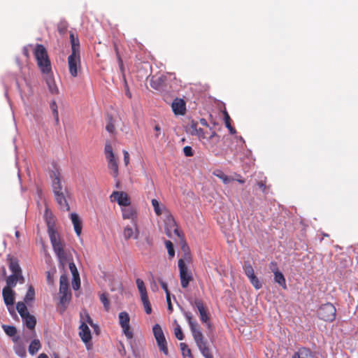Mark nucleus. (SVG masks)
<instances>
[{"label": "nucleus", "mask_w": 358, "mask_h": 358, "mask_svg": "<svg viewBox=\"0 0 358 358\" xmlns=\"http://www.w3.org/2000/svg\"><path fill=\"white\" fill-rule=\"evenodd\" d=\"M178 268L180 272V284L182 288H187L191 281L193 280V275L185 264L184 259L178 260Z\"/></svg>", "instance_id": "1a4fd4ad"}, {"label": "nucleus", "mask_w": 358, "mask_h": 358, "mask_svg": "<svg viewBox=\"0 0 358 358\" xmlns=\"http://www.w3.org/2000/svg\"><path fill=\"white\" fill-rule=\"evenodd\" d=\"M236 180L241 184H243L245 182V180L241 176H239V178L236 179Z\"/></svg>", "instance_id": "338daca9"}, {"label": "nucleus", "mask_w": 358, "mask_h": 358, "mask_svg": "<svg viewBox=\"0 0 358 358\" xmlns=\"http://www.w3.org/2000/svg\"><path fill=\"white\" fill-rule=\"evenodd\" d=\"M136 282L138 289L141 294V298L147 296L148 294H147V290H146V287L145 286L144 282L141 279L138 278V279H136Z\"/></svg>", "instance_id": "473e14b6"}, {"label": "nucleus", "mask_w": 358, "mask_h": 358, "mask_svg": "<svg viewBox=\"0 0 358 358\" xmlns=\"http://www.w3.org/2000/svg\"><path fill=\"white\" fill-rule=\"evenodd\" d=\"M68 67L71 76L77 77L81 69L80 55H70L68 57Z\"/></svg>", "instance_id": "9b49d317"}, {"label": "nucleus", "mask_w": 358, "mask_h": 358, "mask_svg": "<svg viewBox=\"0 0 358 358\" xmlns=\"http://www.w3.org/2000/svg\"><path fill=\"white\" fill-rule=\"evenodd\" d=\"M50 178L52 180V188L55 198L60 210L63 211H69L70 210V207L66 201V196L62 192L59 172L58 171H52L50 173Z\"/></svg>", "instance_id": "7ed1b4c3"}, {"label": "nucleus", "mask_w": 358, "mask_h": 358, "mask_svg": "<svg viewBox=\"0 0 358 358\" xmlns=\"http://www.w3.org/2000/svg\"><path fill=\"white\" fill-rule=\"evenodd\" d=\"M183 152L186 157H192L194 155L192 148L188 145L183 148Z\"/></svg>", "instance_id": "8fccbe9b"}, {"label": "nucleus", "mask_w": 358, "mask_h": 358, "mask_svg": "<svg viewBox=\"0 0 358 358\" xmlns=\"http://www.w3.org/2000/svg\"><path fill=\"white\" fill-rule=\"evenodd\" d=\"M104 151L106 159L115 157L114 153L113 152V148L110 144H106Z\"/></svg>", "instance_id": "79ce46f5"}, {"label": "nucleus", "mask_w": 358, "mask_h": 358, "mask_svg": "<svg viewBox=\"0 0 358 358\" xmlns=\"http://www.w3.org/2000/svg\"><path fill=\"white\" fill-rule=\"evenodd\" d=\"M46 83L48 86L49 91L50 93L53 94H57L59 93L58 87H57V85L55 83V81L52 77V72L49 74H46Z\"/></svg>", "instance_id": "393cba45"}, {"label": "nucleus", "mask_w": 358, "mask_h": 358, "mask_svg": "<svg viewBox=\"0 0 358 358\" xmlns=\"http://www.w3.org/2000/svg\"><path fill=\"white\" fill-rule=\"evenodd\" d=\"M16 309L22 317H24L25 315L29 313L25 302H18L16 305Z\"/></svg>", "instance_id": "72a5a7b5"}, {"label": "nucleus", "mask_w": 358, "mask_h": 358, "mask_svg": "<svg viewBox=\"0 0 358 358\" xmlns=\"http://www.w3.org/2000/svg\"><path fill=\"white\" fill-rule=\"evenodd\" d=\"M274 274V281L278 283L282 289H287L286 280L281 271L276 272Z\"/></svg>", "instance_id": "c85d7f7f"}, {"label": "nucleus", "mask_w": 358, "mask_h": 358, "mask_svg": "<svg viewBox=\"0 0 358 358\" xmlns=\"http://www.w3.org/2000/svg\"><path fill=\"white\" fill-rule=\"evenodd\" d=\"M80 287V285H78V280L77 279L76 281H75L73 280V288L74 289H78V288Z\"/></svg>", "instance_id": "e2e57ef3"}, {"label": "nucleus", "mask_w": 358, "mask_h": 358, "mask_svg": "<svg viewBox=\"0 0 358 358\" xmlns=\"http://www.w3.org/2000/svg\"><path fill=\"white\" fill-rule=\"evenodd\" d=\"M37 358H48V355L44 354V353H41L38 355V357Z\"/></svg>", "instance_id": "774afa93"}, {"label": "nucleus", "mask_w": 358, "mask_h": 358, "mask_svg": "<svg viewBox=\"0 0 358 358\" xmlns=\"http://www.w3.org/2000/svg\"><path fill=\"white\" fill-rule=\"evenodd\" d=\"M292 358H316L315 354L308 348H300L294 354Z\"/></svg>", "instance_id": "412c9836"}, {"label": "nucleus", "mask_w": 358, "mask_h": 358, "mask_svg": "<svg viewBox=\"0 0 358 358\" xmlns=\"http://www.w3.org/2000/svg\"><path fill=\"white\" fill-rule=\"evenodd\" d=\"M59 303L65 307L71 299L69 280L66 275H62L59 278Z\"/></svg>", "instance_id": "39448f33"}, {"label": "nucleus", "mask_w": 358, "mask_h": 358, "mask_svg": "<svg viewBox=\"0 0 358 358\" xmlns=\"http://www.w3.org/2000/svg\"><path fill=\"white\" fill-rule=\"evenodd\" d=\"M2 327L5 333L9 336H14L17 334V329L13 326L3 324Z\"/></svg>", "instance_id": "58836bf2"}, {"label": "nucleus", "mask_w": 358, "mask_h": 358, "mask_svg": "<svg viewBox=\"0 0 358 358\" xmlns=\"http://www.w3.org/2000/svg\"><path fill=\"white\" fill-rule=\"evenodd\" d=\"M50 109L52 112V114L55 117V121L57 123L59 122V114L57 110V105L55 101H52L50 103Z\"/></svg>", "instance_id": "c03bdc74"}, {"label": "nucleus", "mask_w": 358, "mask_h": 358, "mask_svg": "<svg viewBox=\"0 0 358 358\" xmlns=\"http://www.w3.org/2000/svg\"><path fill=\"white\" fill-rule=\"evenodd\" d=\"M26 327L33 330L35 328L36 324V320L34 315H30L29 313L24 316V317H22Z\"/></svg>", "instance_id": "cd10ccee"}, {"label": "nucleus", "mask_w": 358, "mask_h": 358, "mask_svg": "<svg viewBox=\"0 0 358 358\" xmlns=\"http://www.w3.org/2000/svg\"><path fill=\"white\" fill-rule=\"evenodd\" d=\"M243 271L248 278L255 275L253 267L249 262H244Z\"/></svg>", "instance_id": "c9c22d12"}, {"label": "nucleus", "mask_w": 358, "mask_h": 358, "mask_svg": "<svg viewBox=\"0 0 358 358\" xmlns=\"http://www.w3.org/2000/svg\"><path fill=\"white\" fill-rule=\"evenodd\" d=\"M159 283H160V285L162 287V288L164 290V292H166V296L168 294H170L169 291V289H168V285L166 284V282L162 281V280H160L159 281Z\"/></svg>", "instance_id": "4d7b16f0"}, {"label": "nucleus", "mask_w": 358, "mask_h": 358, "mask_svg": "<svg viewBox=\"0 0 358 358\" xmlns=\"http://www.w3.org/2000/svg\"><path fill=\"white\" fill-rule=\"evenodd\" d=\"M194 306L196 307L199 311V317L201 322L206 324L210 332H212L213 330V327L210 321L209 314L206 307L204 306L203 302L201 299H195L194 301Z\"/></svg>", "instance_id": "0eeeda50"}, {"label": "nucleus", "mask_w": 358, "mask_h": 358, "mask_svg": "<svg viewBox=\"0 0 358 358\" xmlns=\"http://www.w3.org/2000/svg\"><path fill=\"white\" fill-rule=\"evenodd\" d=\"M269 268L273 273L280 271L278 268V264L275 262H271L269 264Z\"/></svg>", "instance_id": "3c124183"}, {"label": "nucleus", "mask_w": 358, "mask_h": 358, "mask_svg": "<svg viewBox=\"0 0 358 358\" xmlns=\"http://www.w3.org/2000/svg\"><path fill=\"white\" fill-rule=\"evenodd\" d=\"M101 302L103 303L104 309L106 311H108L110 309V301L108 297V294L106 293H103L99 296Z\"/></svg>", "instance_id": "4c0bfd02"}, {"label": "nucleus", "mask_w": 358, "mask_h": 358, "mask_svg": "<svg viewBox=\"0 0 358 358\" xmlns=\"http://www.w3.org/2000/svg\"><path fill=\"white\" fill-rule=\"evenodd\" d=\"M123 155H124V162L125 165L127 166L129 162V152L126 150H123Z\"/></svg>", "instance_id": "bf43d9fd"}, {"label": "nucleus", "mask_w": 358, "mask_h": 358, "mask_svg": "<svg viewBox=\"0 0 358 358\" xmlns=\"http://www.w3.org/2000/svg\"><path fill=\"white\" fill-rule=\"evenodd\" d=\"M1 277L3 278H6L8 277L6 270L4 266H2V268H1Z\"/></svg>", "instance_id": "680f3d73"}, {"label": "nucleus", "mask_w": 358, "mask_h": 358, "mask_svg": "<svg viewBox=\"0 0 358 358\" xmlns=\"http://www.w3.org/2000/svg\"><path fill=\"white\" fill-rule=\"evenodd\" d=\"M257 185L261 189L263 193L266 194L268 192L269 187L266 186V178L258 181Z\"/></svg>", "instance_id": "a18cd8bd"}, {"label": "nucleus", "mask_w": 358, "mask_h": 358, "mask_svg": "<svg viewBox=\"0 0 358 358\" xmlns=\"http://www.w3.org/2000/svg\"><path fill=\"white\" fill-rule=\"evenodd\" d=\"M41 343L39 340L34 339L31 341L29 346V352L31 355H35L41 348Z\"/></svg>", "instance_id": "7c9ffc66"}, {"label": "nucleus", "mask_w": 358, "mask_h": 358, "mask_svg": "<svg viewBox=\"0 0 358 358\" xmlns=\"http://www.w3.org/2000/svg\"><path fill=\"white\" fill-rule=\"evenodd\" d=\"M71 220L73 224L75 232L78 236H80L82 231V222L78 215L75 213H71Z\"/></svg>", "instance_id": "4be33fe9"}, {"label": "nucleus", "mask_w": 358, "mask_h": 358, "mask_svg": "<svg viewBox=\"0 0 358 358\" xmlns=\"http://www.w3.org/2000/svg\"><path fill=\"white\" fill-rule=\"evenodd\" d=\"M126 208L122 209V217L123 219H130L132 222H136V212L131 208L125 206Z\"/></svg>", "instance_id": "b1692460"}, {"label": "nucleus", "mask_w": 358, "mask_h": 358, "mask_svg": "<svg viewBox=\"0 0 358 358\" xmlns=\"http://www.w3.org/2000/svg\"><path fill=\"white\" fill-rule=\"evenodd\" d=\"M70 41L71 46V55H80V41L78 37L75 36L72 31H70Z\"/></svg>", "instance_id": "aec40b11"}, {"label": "nucleus", "mask_w": 358, "mask_h": 358, "mask_svg": "<svg viewBox=\"0 0 358 358\" xmlns=\"http://www.w3.org/2000/svg\"><path fill=\"white\" fill-rule=\"evenodd\" d=\"M16 354L20 356V357H24L26 356V351L24 348L22 347H17L15 349Z\"/></svg>", "instance_id": "603ef678"}, {"label": "nucleus", "mask_w": 358, "mask_h": 358, "mask_svg": "<svg viewBox=\"0 0 358 358\" xmlns=\"http://www.w3.org/2000/svg\"><path fill=\"white\" fill-rule=\"evenodd\" d=\"M7 259L8 262V268L12 272V274L22 275L17 259L8 255Z\"/></svg>", "instance_id": "6ab92c4d"}, {"label": "nucleus", "mask_w": 358, "mask_h": 358, "mask_svg": "<svg viewBox=\"0 0 358 358\" xmlns=\"http://www.w3.org/2000/svg\"><path fill=\"white\" fill-rule=\"evenodd\" d=\"M152 205L153 206L155 213L157 215L159 216L162 214V211H166L167 215H168V221L170 223V225L176 226V222L173 220V217L169 214V212L166 210V207L164 205H160L159 202L155 199H153L151 201Z\"/></svg>", "instance_id": "2eb2a0df"}, {"label": "nucleus", "mask_w": 358, "mask_h": 358, "mask_svg": "<svg viewBox=\"0 0 358 358\" xmlns=\"http://www.w3.org/2000/svg\"><path fill=\"white\" fill-rule=\"evenodd\" d=\"M2 296L5 304L7 306L8 310L12 313L14 312L13 304L15 301V292L10 287H3L2 290Z\"/></svg>", "instance_id": "ddd939ff"}, {"label": "nucleus", "mask_w": 358, "mask_h": 358, "mask_svg": "<svg viewBox=\"0 0 358 358\" xmlns=\"http://www.w3.org/2000/svg\"><path fill=\"white\" fill-rule=\"evenodd\" d=\"M123 236L126 240L131 238L137 239L139 236V230L138 229L136 222H132V226L127 225L124 228Z\"/></svg>", "instance_id": "dca6fc26"}, {"label": "nucleus", "mask_w": 358, "mask_h": 358, "mask_svg": "<svg viewBox=\"0 0 358 358\" xmlns=\"http://www.w3.org/2000/svg\"><path fill=\"white\" fill-rule=\"evenodd\" d=\"M115 50L116 52V55H117V60L119 62V64H120V67L121 69H123V62H122V59L119 54V52H118V49H117V45H115Z\"/></svg>", "instance_id": "5fc2aeb1"}, {"label": "nucleus", "mask_w": 358, "mask_h": 358, "mask_svg": "<svg viewBox=\"0 0 358 358\" xmlns=\"http://www.w3.org/2000/svg\"><path fill=\"white\" fill-rule=\"evenodd\" d=\"M171 109L175 115H184L186 113V102L183 99L175 98L172 101Z\"/></svg>", "instance_id": "4468645a"}, {"label": "nucleus", "mask_w": 358, "mask_h": 358, "mask_svg": "<svg viewBox=\"0 0 358 358\" xmlns=\"http://www.w3.org/2000/svg\"><path fill=\"white\" fill-rule=\"evenodd\" d=\"M108 167L111 171L110 174L113 176V178H116L118 176L119 171H118V164L115 157L108 159Z\"/></svg>", "instance_id": "bb28decb"}, {"label": "nucleus", "mask_w": 358, "mask_h": 358, "mask_svg": "<svg viewBox=\"0 0 358 358\" xmlns=\"http://www.w3.org/2000/svg\"><path fill=\"white\" fill-rule=\"evenodd\" d=\"M79 336L82 341L85 344L86 348L90 350L92 344L91 343L92 334L88 325L84 321H81L79 327Z\"/></svg>", "instance_id": "f8f14e48"}, {"label": "nucleus", "mask_w": 358, "mask_h": 358, "mask_svg": "<svg viewBox=\"0 0 358 358\" xmlns=\"http://www.w3.org/2000/svg\"><path fill=\"white\" fill-rule=\"evenodd\" d=\"M106 130L110 132L113 133L115 130V126L112 122H108L106 127Z\"/></svg>", "instance_id": "13d9d810"}, {"label": "nucleus", "mask_w": 358, "mask_h": 358, "mask_svg": "<svg viewBox=\"0 0 358 358\" xmlns=\"http://www.w3.org/2000/svg\"><path fill=\"white\" fill-rule=\"evenodd\" d=\"M189 131L192 135L197 136L199 138H205V134L201 128L198 127V123L192 121L190 124Z\"/></svg>", "instance_id": "a878e982"}, {"label": "nucleus", "mask_w": 358, "mask_h": 358, "mask_svg": "<svg viewBox=\"0 0 358 358\" xmlns=\"http://www.w3.org/2000/svg\"><path fill=\"white\" fill-rule=\"evenodd\" d=\"M248 279L256 289H259L262 287V283L255 275L249 277Z\"/></svg>", "instance_id": "e433bc0d"}, {"label": "nucleus", "mask_w": 358, "mask_h": 358, "mask_svg": "<svg viewBox=\"0 0 358 358\" xmlns=\"http://www.w3.org/2000/svg\"><path fill=\"white\" fill-rule=\"evenodd\" d=\"M152 331L159 350L165 355H168L169 350L167 343L161 326L159 324H155L152 328Z\"/></svg>", "instance_id": "6e6552de"}, {"label": "nucleus", "mask_w": 358, "mask_h": 358, "mask_svg": "<svg viewBox=\"0 0 358 358\" xmlns=\"http://www.w3.org/2000/svg\"><path fill=\"white\" fill-rule=\"evenodd\" d=\"M226 127L229 129L230 134H234L236 132V129L231 125H229Z\"/></svg>", "instance_id": "0e129e2a"}, {"label": "nucleus", "mask_w": 358, "mask_h": 358, "mask_svg": "<svg viewBox=\"0 0 358 358\" xmlns=\"http://www.w3.org/2000/svg\"><path fill=\"white\" fill-rule=\"evenodd\" d=\"M48 232L54 252H55L61 266L64 268L69 261L72 260L71 255L64 250V244L54 229L53 224L47 219Z\"/></svg>", "instance_id": "f257e3e1"}, {"label": "nucleus", "mask_w": 358, "mask_h": 358, "mask_svg": "<svg viewBox=\"0 0 358 358\" xmlns=\"http://www.w3.org/2000/svg\"><path fill=\"white\" fill-rule=\"evenodd\" d=\"M130 317L127 312H121L119 314V323L122 329L123 334L127 339H131L134 336V333L129 325Z\"/></svg>", "instance_id": "9d476101"}, {"label": "nucleus", "mask_w": 358, "mask_h": 358, "mask_svg": "<svg viewBox=\"0 0 358 358\" xmlns=\"http://www.w3.org/2000/svg\"><path fill=\"white\" fill-rule=\"evenodd\" d=\"M213 175L221 179L224 184H228L230 182L234 181L235 180L234 178L227 176L220 170L215 171L213 172Z\"/></svg>", "instance_id": "c756f323"}, {"label": "nucleus", "mask_w": 358, "mask_h": 358, "mask_svg": "<svg viewBox=\"0 0 358 358\" xmlns=\"http://www.w3.org/2000/svg\"><path fill=\"white\" fill-rule=\"evenodd\" d=\"M166 80L165 77L164 76H153L150 80V86L157 90H160L162 89L164 83Z\"/></svg>", "instance_id": "5701e85b"}, {"label": "nucleus", "mask_w": 358, "mask_h": 358, "mask_svg": "<svg viewBox=\"0 0 358 358\" xmlns=\"http://www.w3.org/2000/svg\"><path fill=\"white\" fill-rule=\"evenodd\" d=\"M317 315L320 319L331 322L336 318V309L332 303H326L319 308Z\"/></svg>", "instance_id": "423d86ee"}, {"label": "nucleus", "mask_w": 358, "mask_h": 358, "mask_svg": "<svg viewBox=\"0 0 358 358\" xmlns=\"http://www.w3.org/2000/svg\"><path fill=\"white\" fill-rule=\"evenodd\" d=\"M81 317H82L81 321L85 322V323L87 324H89L92 327H97V325L94 324L93 323L92 318L90 317V315L87 313H86V312L85 313V317H83V316H81Z\"/></svg>", "instance_id": "de8ad7c7"}, {"label": "nucleus", "mask_w": 358, "mask_h": 358, "mask_svg": "<svg viewBox=\"0 0 358 358\" xmlns=\"http://www.w3.org/2000/svg\"><path fill=\"white\" fill-rule=\"evenodd\" d=\"M223 114H224V120L226 127L231 125V123H230L231 118H230L229 113L227 112V110H224Z\"/></svg>", "instance_id": "864d4df0"}, {"label": "nucleus", "mask_w": 358, "mask_h": 358, "mask_svg": "<svg viewBox=\"0 0 358 358\" xmlns=\"http://www.w3.org/2000/svg\"><path fill=\"white\" fill-rule=\"evenodd\" d=\"M141 301L144 306L145 311L147 314H150L152 313V308L150 303L148 299V296L141 297Z\"/></svg>", "instance_id": "ea45409f"}, {"label": "nucleus", "mask_w": 358, "mask_h": 358, "mask_svg": "<svg viewBox=\"0 0 358 358\" xmlns=\"http://www.w3.org/2000/svg\"><path fill=\"white\" fill-rule=\"evenodd\" d=\"M6 286L5 287H10V289H13L17 285V282L22 284L24 282V278L22 275L17 274H11L8 276L6 279Z\"/></svg>", "instance_id": "a211bd4d"}, {"label": "nucleus", "mask_w": 358, "mask_h": 358, "mask_svg": "<svg viewBox=\"0 0 358 358\" xmlns=\"http://www.w3.org/2000/svg\"><path fill=\"white\" fill-rule=\"evenodd\" d=\"M165 245L170 258H173L175 255V250L172 242L171 241H166Z\"/></svg>", "instance_id": "37998d69"}, {"label": "nucleus", "mask_w": 358, "mask_h": 358, "mask_svg": "<svg viewBox=\"0 0 358 358\" xmlns=\"http://www.w3.org/2000/svg\"><path fill=\"white\" fill-rule=\"evenodd\" d=\"M200 123L203 125V126H206V127H208V124L207 122V121L204 119V118H201L200 120Z\"/></svg>", "instance_id": "69168bd1"}, {"label": "nucleus", "mask_w": 358, "mask_h": 358, "mask_svg": "<svg viewBox=\"0 0 358 358\" xmlns=\"http://www.w3.org/2000/svg\"><path fill=\"white\" fill-rule=\"evenodd\" d=\"M185 317L189 325L194 340L201 355L205 358H213V355L208 345L207 341H204L203 333L201 332L197 322L193 320L192 313L189 312H186L185 313Z\"/></svg>", "instance_id": "f03ea898"}, {"label": "nucleus", "mask_w": 358, "mask_h": 358, "mask_svg": "<svg viewBox=\"0 0 358 358\" xmlns=\"http://www.w3.org/2000/svg\"><path fill=\"white\" fill-rule=\"evenodd\" d=\"M34 55L41 72L44 74L51 73V63L47 50L42 44H36L34 49Z\"/></svg>", "instance_id": "20e7f679"}, {"label": "nucleus", "mask_w": 358, "mask_h": 358, "mask_svg": "<svg viewBox=\"0 0 358 358\" xmlns=\"http://www.w3.org/2000/svg\"><path fill=\"white\" fill-rule=\"evenodd\" d=\"M35 297V291L34 287L30 285L28 288V290L26 293V295L24 296V302L28 303L29 301H31L34 299Z\"/></svg>", "instance_id": "f704fd0d"}, {"label": "nucleus", "mask_w": 358, "mask_h": 358, "mask_svg": "<svg viewBox=\"0 0 358 358\" xmlns=\"http://www.w3.org/2000/svg\"><path fill=\"white\" fill-rule=\"evenodd\" d=\"M110 198H113L114 201H116L120 206H129L130 205L129 197L124 192H113Z\"/></svg>", "instance_id": "f3484780"}, {"label": "nucleus", "mask_w": 358, "mask_h": 358, "mask_svg": "<svg viewBox=\"0 0 358 358\" xmlns=\"http://www.w3.org/2000/svg\"><path fill=\"white\" fill-rule=\"evenodd\" d=\"M166 298L168 309H169V311L172 312L173 311V306H172V303H171V294H168L166 296Z\"/></svg>", "instance_id": "6e6d98bb"}, {"label": "nucleus", "mask_w": 358, "mask_h": 358, "mask_svg": "<svg viewBox=\"0 0 358 358\" xmlns=\"http://www.w3.org/2000/svg\"><path fill=\"white\" fill-rule=\"evenodd\" d=\"M174 334L178 340H180V341L183 340L184 335L182 331L181 327L178 324H176V327L174 329Z\"/></svg>", "instance_id": "49530a36"}, {"label": "nucleus", "mask_w": 358, "mask_h": 358, "mask_svg": "<svg viewBox=\"0 0 358 358\" xmlns=\"http://www.w3.org/2000/svg\"><path fill=\"white\" fill-rule=\"evenodd\" d=\"M180 348L182 351V354L183 356H187L188 357H192V352L191 350L188 348L187 345L185 343H180Z\"/></svg>", "instance_id": "a19ab883"}, {"label": "nucleus", "mask_w": 358, "mask_h": 358, "mask_svg": "<svg viewBox=\"0 0 358 358\" xmlns=\"http://www.w3.org/2000/svg\"><path fill=\"white\" fill-rule=\"evenodd\" d=\"M68 264H69V269L73 275V280L75 281H76V280L78 279V285H80L79 273H78V269H77L75 264L72 262V260L69 261L68 262Z\"/></svg>", "instance_id": "2f4dec72"}, {"label": "nucleus", "mask_w": 358, "mask_h": 358, "mask_svg": "<svg viewBox=\"0 0 358 358\" xmlns=\"http://www.w3.org/2000/svg\"><path fill=\"white\" fill-rule=\"evenodd\" d=\"M57 29L59 34L64 35L66 34L67 31V25L66 24V23L61 22L58 24Z\"/></svg>", "instance_id": "09e8293b"}, {"label": "nucleus", "mask_w": 358, "mask_h": 358, "mask_svg": "<svg viewBox=\"0 0 358 358\" xmlns=\"http://www.w3.org/2000/svg\"><path fill=\"white\" fill-rule=\"evenodd\" d=\"M154 129L156 131L155 137L158 138L161 134V127L159 124H155Z\"/></svg>", "instance_id": "052dcab7"}]
</instances>
